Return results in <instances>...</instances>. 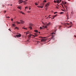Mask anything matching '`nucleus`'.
I'll return each mask as SVG.
<instances>
[{
  "mask_svg": "<svg viewBox=\"0 0 76 76\" xmlns=\"http://www.w3.org/2000/svg\"><path fill=\"white\" fill-rule=\"evenodd\" d=\"M42 23L43 25V26H42L43 29L47 28V26H48L49 25H50V23H49L48 24H47V23H44L43 22Z\"/></svg>",
  "mask_w": 76,
  "mask_h": 76,
  "instance_id": "obj_1",
  "label": "nucleus"
},
{
  "mask_svg": "<svg viewBox=\"0 0 76 76\" xmlns=\"http://www.w3.org/2000/svg\"><path fill=\"white\" fill-rule=\"evenodd\" d=\"M37 34L36 33H34L35 35H32V38H35V37H37L38 35H37Z\"/></svg>",
  "mask_w": 76,
  "mask_h": 76,
  "instance_id": "obj_2",
  "label": "nucleus"
},
{
  "mask_svg": "<svg viewBox=\"0 0 76 76\" xmlns=\"http://www.w3.org/2000/svg\"><path fill=\"white\" fill-rule=\"evenodd\" d=\"M16 37H17V38H19L21 37V34H19L16 35Z\"/></svg>",
  "mask_w": 76,
  "mask_h": 76,
  "instance_id": "obj_3",
  "label": "nucleus"
},
{
  "mask_svg": "<svg viewBox=\"0 0 76 76\" xmlns=\"http://www.w3.org/2000/svg\"><path fill=\"white\" fill-rule=\"evenodd\" d=\"M55 34V33H52L51 34V35H52V39H53V37H54V35Z\"/></svg>",
  "mask_w": 76,
  "mask_h": 76,
  "instance_id": "obj_4",
  "label": "nucleus"
},
{
  "mask_svg": "<svg viewBox=\"0 0 76 76\" xmlns=\"http://www.w3.org/2000/svg\"><path fill=\"white\" fill-rule=\"evenodd\" d=\"M49 5H50V3L48 2L46 4L45 7H48Z\"/></svg>",
  "mask_w": 76,
  "mask_h": 76,
  "instance_id": "obj_5",
  "label": "nucleus"
},
{
  "mask_svg": "<svg viewBox=\"0 0 76 76\" xmlns=\"http://www.w3.org/2000/svg\"><path fill=\"white\" fill-rule=\"evenodd\" d=\"M32 35L30 34V35H28V39H31V36H32Z\"/></svg>",
  "mask_w": 76,
  "mask_h": 76,
  "instance_id": "obj_6",
  "label": "nucleus"
},
{
  "mask_svg": "<svg viewBox=\"0 0 76 76\" xmlns=\"http://www.w3.org/2000/svg\"><path fill=\"white\" fill-rule=\"evenodd\" d=\"M41 41L43 42H45V41H46V39H42L41 40Z\"/></svg>",
  "mask_w": 76,
  "mask_h": 76,
  "instance_id": "obj_7",
  "label": "nucleus"
},
{
  "mask_svg": "<svg viewBox=\"0 0 76 76\" xmlns=\"http://www.w3.org/2000/svg\"><path fill=\"white\" fill-rule=\"evenodd\" d=\"M19 4H21L23 2V1L22 0H19Z\"/></svg>",
  "mask_w": 76,
  "mask_h": 76,
  "instance_id": "obj_8",
  "label": "nucleus"
},
{
  "mask_svg": "<svg viewBox=\"0 0 76 76\" xmlns=\"http://www.w3.org/2000/svg\"><path fill=\"white\" fill-rule=\"evenodd\" d=\"M37 7H39V8H41L42 9L43 8V6H37Z\"/></svg>",
  "mask_w": 76,
  "mask_h": 76,
  "instance_id": "obj_9",
  "label": "nucleus"
},
{
  "mask_svg": "<svg viewBox=\"0 0 76 76\" xmlns=\"http://www.w3.org/2000/svg\"><path fill=\"white\" fill-rule=\"evenodd\" d=\"M20 22H21V23H24L25 22L24 21L22 20H20Z\"/></svg>",
  "mask_w": 76,
  "mask_h": 76,
  "instance_id": "obj_10",
  "label": "nucleus"
},
{
  "mask_svg": "<svg viewBox=\"0 0 76 76\" xmlns=\"http://www.w3.org/2000/svg\"><path fill=\"white\" fill-rule=\"evenodd\" d=\"M56 2L57 3H58V4H59V3H60V1L59 0H57Z\"/></svg>",
  "mask_w": 76,
  "mask_h": 76,
  "instance_id": "obj_11",
  "label": "nucleus"
},
{
  "mask_svg": "<svg viewBox=\"0 0 76 76\" xmlns=\"http://www.w3.org/2000/svg\"><path fill=\"white\" fill-rule=\"evenodd\" d=\"M57 15L56 14V15H54L53 17V19H54V18L55 17H56V16H57Z\"/></svg>",
  "mask_w": 76,
  "mask_h": 76,
  "instance_id": "obj_12",
  "label": "nucleus"
},
{
  "mask_svg": "<svg viewBox=\"0 0 76 76\" xmlns=\"http://www.w3.org/2000/svg\"><path fill=\"white\" fill-rule=\"evenodd\" d=\"M34 32H37H37H38V30H34Z\"/></svg>",
  "mask_w": 76,
  "mask_h": 76,
  "instance_id": "obj_13",
  "label": "nucleus"
},
{
  "mask_svg": "<svg viewBox=\"0 0 76 76\" xmlns=\"http://www.w3.org/2000/svg\"><path fill=\"white\" fill-rule=\"evenodd\" d=\"M18 9H21V7H18Z\"/></svg>",
  "mask_w": 76,
  "mask_h": 76,
  "instance_id": "obj_14",
  "label": "nucleus"
},
{
  "mask_svg": "<svg viewBox=\"0 0 76 76\" xmlns=\"http://www.w3.org/2000/svg\"><path fill=\"white\" fill-rule=\"evenodd\" d=\"M22 29H26V30H27V28H25L24 27H23Z\"/></svg>",
  "mask_w": 76,
  "mask_h": 76,
  "instance_id": "obj_15",
  "label": "nucleus"
},
{
  "mask_svg": "<svg viewBox=\"0 0 76 76\" xmlns=\"http://www.w3.org/2000/svg\"><path fill=\"white\" fill-rule=\"evenodd\" d=\"M12 26L14 27H15L16 26V25L15 24H12Z\"/></svg>",
  "mask_w": 76,
  "mask_h": 76,
  "instance_id": "obj_16",
  "label": "nucleus"
},
{
  "mask_svg": "<svg viewBox=\"0 0 76 76\" xmlns=\"http://www.w3.org/2000/svg\"><path fill=\"white\" fill-rule=\"evenodd\" d=\"M28 28L29 29H32V27L29 26V27H28Z\"/></svg>",
  "mask_w": 76,
  "mask_h": 76,
  "instance_id": "obj_17",
  "label": "nucleus"
},
{
  "mask_svg": "<svg viewBox=\"0 0 76 76\" xmlns=\"http://www.w3.org/2000/svg\"><path fill=\"white\" fill-rule=\"evenodd\" d=\"M20 13H22V15H23V14H24V13H23V12H20Z\"/></svg>",
  "mask_w": 76,
  "mask_h": 76,
  "instance_id": "obj_18",
  "label": "nucleus"
},
{
  "mask_svg": "<svg viewBox=\"0 0 76 76\" xmlns=\"http://www.w3.org/2000/svg\"><path fill=\"white\" fill-rule=\"evenodd\" d=\"M45 29V28H42V27H40V29Z\"/></svg>",
  "mask_w": 76,
  "mask_h": 76,
  "instance_id": "obj_19",
  "label": "nucleus"
},
{
  "mask_svg": "<svg viewBox=\"0 0 76 76\" xmlns=\"http://www.w3.org/2000/svg\"><path fill=\"white\" fill-rule=\"evenodd\" d=\"M43 2H44V3H46L47 2V1H46V0H44Z\"/></svg>",
  "mask_w": 76,
  "mask_h": 76,
  "instance_id": "obj_20",
  "label": "nucleus"
},
{
  "mask_svg": "<svg viewBox=\"0 0 76 76\" xmlns=\"http://www.w3.org/2000/svg\"><path fill=\"white\" fill-rule=\"evenodd\" d=\"M17 23H18V24H20V23L18 21H17Z\"/></svg>",
  "mask_w": 76,
  "mask_h": 76,
  "instance_id": "obj_21",
  "label": "nucleus"
},
{
  "mask_svg": "<svg viewBox=\"0 0 76 76\" xmlns=\"http://www.w3.org/2000/svg\"><path fill=\"white\" fill-rule=\"evenodd\" d=\"M66 17H67V19H69V16L66 15Z\"/></svg>",
  "mask_w": 76,
  "mask_h": 76,
  "instance_id": "obj_22",
  "label": "nucleus"
},
{
  "mask_svg": "<svg viewBox=\"0 0 76 76\" xmlns=\"http://www.w3.org/2000/svg\"><path fill=\"white\" fill-rule=\"evenodd\" d=\"M15 29H19V28H18V27H15Z\"/></svg>",
  "mask_w": 76,
  "mask_h": 76,
  "instance_id": "obj_23",
  "label": "nucleus"
},
{
  "mask_svg": "<svg viewBox=\"0 0 76 76\" xmlns=\"http://www.w3.org/2000/svg\"><path fill=\"white\" fill-rule=\"evenodd\" d=\"M35 4L36 5V6H37V5H38V4L36 3H35Z\"/></svg>",
  "mask_w": 76,
  "mask_h": 76,
  "instance_id": "obj_24",
  "label": "nucleus"
},
{
  "mask_svg": "<svg viewBox=\"0 0 76 76\" xmlns=\"http://www.w3.org/2000/svg\"><path fill=\"white\" fill-rule=\"evenodd\" d=\"M63 13H64V12H61L60 13V14H63Z\"/></svg>",
  "mask_w": 76,
  "mask_h": 76,
  "instance_id": "obj_25",
  "label": "nucleus"
},
{
  "mask_svg": "<svg viewBox=\"0 0 76 76\" xmlns=\"http://www.w3.org/2000/svg\"><path fill=\"white\" fill-rule=\"evenodd\" d=\"M28 8V7H26L25 8V9H26Z\"/></svg>",
  "mask_w": 76,
  "mask_h": 76,
  "instance_id": "obj_26",
  "label": "nucleus"
},
{
  "mask_svg": "<svg viewBox=\"0 0 76 76\" xmlns=\"http://www.w3.org/2000/svg\"><path fill=\"white\" fill-rule=\"evenodd\" d=\"M57 13V12H55L54 13V14H56V13Z\"/></svg>",
  "mask_w": 76,
  "mask_h": 76,
  "instance_id": "obj_27",
  "label": "nucleus"
},
{
  "mask_svg": "<svg viewBox=\"0 0 76 76\" xmlns=\"http://www.w3.org/2000/svg\"><path fill=\"white\" fill-rule=\"evenodd\" d=\"M54 3H56V1H54Z\"/></svg>",
  "mask_w": 76,
  "mask_h": 76,
  "instance_id": "obj_28",
  "label": "nucleus"
},
{
  "mask_svg": "<svg viewBox=\"0 0 76 76\" xmlns=\"http://www.w3.org/2000/svg\"><path fill=\"white\" fill-rule=\"evenodd\" d=\"M14 37H15V38H16V37H16V36H14Z\"/></svg>",
  "mask_w": 76,
  "mask_h": 76,
  "instance_id": "obj_29",
  "label": "nucleus"
},
{
  "mask_svg": "<svg viewBox=\"0 0 76 76\" xmlns=\"http://www.w3.org/2000/svg\"><path fill=\"white\" fill-rule=\"evenodd\" d=\"M64 4H66V3H67L66 2H64Z\"/></svg>",
  "mask_w": 76,
  "mask_h": 76,
  "instance_id": "obj_30",
  "label": "nucleus"
},
{
  "mask_svg": "<svg viewBox=\"0 0 76 76\" xmlns=\"http://www.w3.org/2000/svg\"><path fill=\"white\" fill-rule=\"evenodd\" d=\"M7 18H10V17H7Z\"/></svg>",
  "mask_w": 76,
  "mask_h": 76,
  "instance_id": "obj_31",
  "label": "nucleus"
},
{
  "mask_svg": "<svg viewBox=\"0 0 76 76\" xmlns=\"http://www.w3.org/2000/svg\"><path fill=\"white\" fill-rule=\"evenodd\" d=\"M26 35H27L28 34V32H26Z\"/></svg>",
  "mask_w": 76,
  "mask_h": 76,
  "instance_id": "obj_32",
  "label": "nucleus"
},
{
  "mask_svg": "<svg viewBox=\"0 0 76 76\" xmlns=\"http://www.w3.org/2000/svg\"><path fill=\"white\" fill-rule=\"evenodd\" d=\"M9 30L10 31H11V30L10 28L9 29Z\"/></svg>",
  "mask_w": 76,
  "mask_h": 76,
  "instance_id": "obj_33",
  "label": "nucleus"
},
{
  "mask_svg": "<svg viewBox=\"0 0 76 76\" xmlns=\"http://www.w3.org/2000/svg\"><path fill=\"white\" fill-rule=\"evenodd\" d=\"M24 4H26V2L24 3Z\"/></svg>",
  "mask_w": 76,
  "mask_h": 76,
  "instance_id": "obj_34",
  "label": "nucleus"
},
{
  "mask_svg": "<svg viewBox=\"0 0 76 76\" xmlns=\"http://www.w3.org/2000/svg\"><path fill=\"white\" fill-rule=\"evenodd\" d=\"M32 26V24H30V26Z\"/></svg>",
  "mask_w": 76,
  "mask_h": 76,
  "instance_id": "obj_35",
  "label": "nucleus"
},
{
  "mask_svg": "<svg viewBox=\"0 0 76 76\" xmlns=\"http://www.w3.org/2000/svg\"><path fill=\"white\" fill-rule=\"evenodd\" d=\"M6 11H4V13H6Z\"/></svg>",
  "mask_w": 76,
  "mask_h": 76,
  "instance_id": "obj_36",
  "label": "nucleus"
},
{
  "mask_svg": "<svg viewBox=\"0 0 76 76\" xmlns=\"http://www.w3.org/2000/svg\"><path fill=\"white\" fill-rule=\"evenodd\" d=\"M13 20L12 19H11V21H13Z\"/></svg>",
  "mask_w": 76,
  "mask_h": 76,
  "instance_id": "obj_37",
  "label": "nucleus"
},
{
  "mask_svg": "<svg viewBox=\"0 0 76 76\" xmlns=\"http://www.w3.org/2000/svg\"><path fill=\"white\" fill-rule=\"evenodd\" d=\"M70 23L71 24H72V22H70Z\"/></svg>",
  "mask_w": 76,
  "mask_h": 76,
  "instance_id": "obj_38",
  "label": "nucleus"
},
{
  "mask_svg": "<svg viewBox=\"0 0 76 76\" xmlns=\"http://www.w3.org/2000/svg\"><path fill=\"white\" fill-rule=\"evenodd\" d=\"M45 10H47V8H46Z\"/></svg>",
  "mask_w": 76,
  "mask_h": 76,
  "instance_id": "obj_39",
  "label": "nucleus"
},
{
  "mask_svg": "<svg viewBox=\"0 0 76 76\" xmlns=\"http://www.w3.org/2000/svg\"><path fill=\"white\" fill-rule=\"evenodd\" d=\"M56 8L57 9H58V7H56Z\"/></svg>",
  "mask_w": 76,
  "mask_h": 76,
  "instance_id": "obj_40",
  "label": "nucleus"
},
{
  "mask_svg": "<svg viewBox=\"0 0 76 76\" xmlns=\"http://www.w3.org/2000/svg\"><path fill=\"white\" fill-rule=\"evenodd\" d=\"M74 37H75V38H76V35H75L74 36Z\"/></svg>",
  "mask_w": 76,
  "mask_h": 76,
  "instance_id": "obj_41",
  "label": "nucleus"
},
{
  "mask_svg": "<svg viewBox=\"0 0 76 76\" xmlns=\"http://www.w3.org/2000/svg\"><path fill=\"white\" fill-rule=\"evenodd\" d=\"M66 8V9H67V7L66 6H65Z\"/></svg>",
  "mask_w": 76,
  "mask_h": 76,
  "instance_id": "obj_42",
  "label": "nucleus"
},
{
  "mask_svg": "<svg viewBox=\"0 0 76 76\" xmlns=\"http://www.w3.org/2000/svg\"><path fill=\"white\" fill-rule=\"evenodd\" d=\"M60 2H61V0H60Z\"/></svg>",
  "mask_w": 76,
  "mask_h": 76,
  "instance_id": "obj_43",
  "label": "nucleus"
},
{
  "mask_svg": "<svg viewBox=\"0 0 76 76\" xmlns=\"http://www.w3.org/2000/svg\"><path fill=\"white\" fill-rule=\"evenodd\" d=\"M66 24H67V25H69V24L68 23H67Z\"/></svg>",
  "mask_w": 76,
  "mask_h": 76,
  "instance_id": "obj_44",
  "label": "nucleus"
},
{
  "mask_svg": "<svg viewBox=\"0 0 76 76\" xmlns=\"http://www.w3.org/2000/svg\"><path fill=\"white\" fill-rule=\"evenodd\" d=\"M41 38H44V37H41Z\"/></svg>",
  "mask_w": 76,
  "mask_h": 76,
  "instance_id": "obj_45",
  "label": "nucleus"
},
{
  "mask_svg": "<svg viewBox=\"0 0 76 76\" xmlns=\"http://www.w3.org/2000/svg\"><path fill=\"white\" fill-rule=\"evenodd\" d=\"M2 6H3V7H4V5H3Z\"/></svg>",
  "mask_w": 76,
  "mask_h": 76,
  "instance_id": "obj_46",
  "label": "nucleus"
},
{
  "mask_svg": "<svg viewBox=\"0 0 76 76\" xmlns=\"http://www.w3.org/2000/svg\"><path fill=\"white\" fill-rule=\"evenodd\" d=\"M39 34H40V32H39Z\"/></svg>",
  "mask_w": 76,
  "mask_h": 76,
  "instance_id": "obj_47",
  "label": "nucleus"
},
{
  "mask_svg": "<svg viewBox=\"0 0 76 76\" xmlns=\"http://www.w3.org/2000/svg\"><path fill=\"white\" fill-rule=\"evenodd\" d=\"M51 16V15H49V16Z\"/></svg>",
  "mask_w": 76,
  "mask_h": 76,
  "instance_id": "obj_48",
  "label": "nucleus"
},
{
  "mask_svg": "<svg viewBox=\"0 0 76 76\" xmlns=\"http://www.w3.org/2000/svg\"><path fill=\"white\" fill-rule=\"evenodd\" d=\"M48 18H46V19H48Z\"/></svg>",
  "mask_w": 76,
  "mask_h": 76,
  "instance_id": "obj_49",
  "label": "nucleus"
},
{
  "mask_svg": "<svg viewBox=\"0 0 76 76\" xmlns=\"http://www.w3.org/2000/svg\"><path fill=\"white\" fill-rule=\"evenodd\" d=\"M44 4H43V6H44Z\"/></svg>",
  "mask_w": 76,
  "mask_h": 76,
  "instance_id": "obj_50",
  "label": "nucleus"
},
{
  "mask_svg": "<svg viewBox=\"0 0 76 76\" xmlns=\"http://www.w3.org/2000/svg\"><path fill=\"white\" fill-rule=\"evenodd\" d=\"M61 28V26H60V27H59V28Z\"/></svg>",
  "mask_w": 76,
  "mask_h": 76,
  "instance_id": "obj_51",
  "label": "nucleus"
},
{
  "mask_svg": "<svg viewBox=\"0 0 76 76\" xmlns=\"http://www.w3.org/2000/svg\"><path fill=\"white\" fill-rule=\"evenodd\" d=\"M10 6H12V4H10Z\"/></svg>",
  "mask_w": 76,
  "mask_h": 76,
  "instance_id": "obj_52",
  "label": "nucleus"
},
{
  "mask_svg": "<svg viewBox=\"0 0 76 76\" xmlns=\"http://www.w3.org/2000/svg\"><path fill=\"white\" fill-rule=\"evenodd\" d=\"M29 10H31V8H29Z\"/></svg>",
  "mask_w": 76,
  "mask_h": 76,
  "instance_id": "obj_53",
  "label": "nucleus"
},
{
  "mask_svg": "<svg viewBox=\"0 0 76 76\" xmlns=\"http://www.w3.org/2000/svg\"><path fill=\"white\" fill-rule=\"evenodd\" d=\"M49 17H50V16H48V18H49Z\"/></svg>",
  "mask_w": 76,
  "mask_h": 76,
  "instance_id": "obj_54",
  "label": "nucleus"
},
{
  "mask_svg": "<svg viewBox=\"0 0 76 76\" xmlns=\"http://www.w3.org/2000/svg\"><path fill=\"white\" fill-rule=\"evenodd\" d=\"M49 17H50V16H48V18H49Z\"/></svg>",
  "mask_w": 76,
  "mask_h": 76,
  "instance_id": "obj_55",
  "label": "nucleus"
},
{
  "mask_svg": "<svg viewBox=\"0 0 76 76\" xmlns=\"http://www.w3.org/2000/svg\"><path fill=\"white\" fill-rule=\"evenodd\" d=\"M70 27H72V26H70Z\"/></svg>",
  "mask_w": 76,
  "mask_h": 76,
  "instance_id": "obj_56",
  "label": "nucleus"
},
{
  "mask_svg": "<svg viewBox=\"0 0 76 76\" xmlns=\"http://www.w3.org/2000/svg\"><path fill=\"white\" fill-rule=\"evenodd\" d=\"M26 1H27L28 0H25Z\"/></svg>",
  "mask_w": 76,
  "mask_h": 76,
  "instance_id": "obj_57",
  "label": "nucleus"
},
{
  "mask_svg": "<svg viewBox=\"0 0 76 76\" xmlns=\"http://www.w3.org/2000/svg\"><path fill=\"white\" fill-rule=\"evenodd\" d=\"M49 19H50V18H51V17H49Z\"/></svg>",
  "mask_w": 76,
  "mask_h": 76,
  "instance_id": "obj_58",
  "label": "nucleus"
},
{
  "mask_svg": "<svg viewBox=\"0 0 76 76\" xmlns=\"http://www.w3.org/2000/svg\"><path fill=\"white\" fill-rule=\"evenodd\" d=\"M62 10L63 11V10Z\"/></svg>",
  "mask_w": 76,
  "mask_h": 76,
  "instance_id": "obj_59",
  "label": "nucleus"
},
{
  "mask_svg": "<svg viewBox=\"0 0 76 76\" xmlns=\"http://www.w3.org/2000/svg\"><path fill=\"white\" fill-rule=\"evenodd\" d=\"M68 0V1H69L70 0Z\"/></svg>",
  "mask_w": 76,
  "mask_h": 76,
  "instance_id": "obj_60",
  "label": "nucleus"
},
{
  "mask_svg": "<svg viewBox=\"0 0 76 76\" xmlns=\"http://www.w3.org/2000/svg\"><path fill=\"white\" fill-rule=\"evenodd\" d=\"M57 5H58V4H57Z\"/></svg>",
  "mask_w": 76,
  "mask_h": 76,
  "instance_id": "obj_61",
  "label": "nucleus"
},
{
  "mask_svg": "<svg viewBox=\"0 0 76 76\" xmlns=\"http://www.w3.org/2000/svg\"><path fill=\"white\" fill-rule=\"evenodd\" d=\"M52 19H53V18H52Z\"/></svg>",
  "mask_w": 76,
  "mask_h": 76,
  "instance_id": "obj_62",
  "label": "nucleus"
},
{
  "mask_svg": "<svg viewBox=\"0 0 76 76\" xmlns=\"http://www.w3.org/2000/svg\"><path fill=\"white\" fill-rule=\"evenodd\" d=\"M23 2H25V1H24Z\"/></svg>",
  "mask_w": 76,
  "mask_h": 76,
  "instance_id": "obj_63",
  "label": "nucleus"
},
{
  "mask_svg": "<svg viewBox=\"0 0 76 76\" xmlns=\"http://www.w3.org/2000/svg\"><path fill=\"white\" fill-rule=\"evenodd\" d=\"M62 6H63V5H62Z\"/></svg>",
  "mask_w": 76,
  "mask_h": 76,
  "instance_id": "obj_64",
  "label": "nucleus"
}]
</instances>
